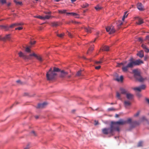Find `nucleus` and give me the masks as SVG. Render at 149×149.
I'll use <instances>...</instances> for the list:
<instances>
[{"mask_svg": "<svg viewBox=\"0 0 149 149\" xmlns=\"http://www.w3.org/2000/svg\"><path fill=\"white\" fill-rule=\"evenodd\" d=\"M126 122L125 120L120 119L118 121L116 122L112 121L111 124L115 131H119V125H123L126 124Z\"/></svg>", "mask_w": 149, "mask_h": 149, "instance_id": "obj_1", "label": "nucleus"}, {"mask_svg": "<svg viewBox=\"0 0 149 149\" xmlns=\"http://www.w3.org/2000/svg\"><path fill=\"white\" fill-rule=\"evenodd\" d=\"M133 72L135 78L140 82H143L146 79V77H143L141 75L140 72L137 70H134Z\"/></svg>", "mask_w": 149, "mask_h": 149, "instance_id": "obj_2", "label": "nucleus"}, {"mask_svg": "<svg viewBox=\"0 0 149 149\" xmlns=\"http://www.w3.org/2000/svg\"><path fill=\"white\" fill-rule=\"evenodd\" d=\"M56 74L53 72L52 68H50L46 74V77L48 80H51L54 79L56 75Z\"/></svg>", "mask_w": 149, "mask_h": 149, "instance_id": "obj_3", "label": "nucleus"}, {"mask_svg": "<svg viewBox=\"0 0 149 149\" xmlns=\"http://www.w3.org/2000/svg\"><path fill=\"white\" fill-rule=\"evenodd\" d=\"M130 62L126 66H124L122 68L123 71L124 72H126L127 71L129 68H132L134 66V61L133 58H131L129 60Z\"/></svg>", "mask_w": 149, "mask_h": 149, "instance_id": "obj_4", "label": "nucleus"}, {"mask_svg": "<svg viewBox=\"0 0 149 149\" xmlns=\"http://www.w3.org/2000/svg\"><path fill=\"white\" fill-rule=\"evenodd\" d=\"M102 133L105 134H110L113 135V132L115 131L111 124L110 125V128H104L102 129Z\"/></svg>", "mask_w": 149, "mask_h": 149, "instance_id": "obj_5", "label": "nucleus"}, {"mask_svg": "<svg viewBox=\"0 0 149 149\" xmlns=\"http://www.w3.org/2000/svg\"><path fill=\"white\" fill-rule=\"evenodd\" d=\"M106 31L109 32V34L113 33L115 31V30L113 26H108L106 28Z\"/></svg>", "mask_w": 149, "mask_h": 149, "instance_id": "obj_6", "label": "nucleus"}, {"mask_svg": "<svg viewBox=\"0 0 149 149\" xmlns=\"http://www.w3.org/2000/svg\"><path fill=\"white\" fill-rule=\"evenodd\" d=\"M18 54L19 55V56L20 57L22 58H23L24 59L26 60L28 59H31V56H29H29H27L25 55L23 53L21 52H19L18 53Z\"/></svg>", "mask_w": 149, "mask_h": 149, "instance_id": "obj_7", "label": "nucleus"}, {"mask_svg": "<svg viewBox=\"0 0 149 149\" xmlns=\"http://www.w3.org/2000/svg\"><path fill=\"white\" fill-rule=\"evenodd\" d=\"M29 56H33L36 57L39 61L42 62L43 61V59L42 57L40 55H38L33 53L32 54H30L29 55Z\"/></svg>", "mask_w": 149, "mask_h": 149, "instance_id": "obj_8", "label": "nucleus"}, {"mask_svg": "<svg viewBox=\"0 0 149 149\" xmlns=\"http://www.w3.org/2000/svg\"><path fill=\"white\" fill-rule=\"evenodd\" d=\"M146 86L143 84L138 87H135L133 88V90L136 91L140 92L142 90H144L146 88Z\"/></svg>", "mask_w": 149, "mask_h": 149, "instance_id": "obj_9", "label": "nucleus"}, {"mask_svg": "<svg viewBox=\"0 0 149 149\" xmlns=\"http://www.w3.org/2000/svg\"><path fill=\"white\" fill-rule=\"evenodd\" d=\"M134 66L135 65H140L141 64L143 63V62L140 59L134 61Z\"/></svg>", "mask_w": 149, "mask_h": 149, "instance_id": "obj_10", "label": "nucleus"}, {"mask_svg": "<svg viewBox=\"0 0 149 149\" xmlns=\"http://www.w3.org/2000/svg\"><path fill=\"white\" fill-rule=\"evenodd\" d=\"M116 77V78L115 79V80H116L118 81H122L123 79V76L122 75L119 78L118 74H116L115 75Z\"/></svg>", "mask_w": 149, "mask_h": 149, "instance_id": "obj_11", "label": "nucleus"}, {"mask_svg": "<svg viewBox=\"0 0 149 149\" xmlns=\"http://www.w3.org/2000/svg\"><path fill=\"white\" fill-rule=\"evenodd\" d=\"M138 9L140 11H142L144 10L142 4L140 3H138L137 4Z\"/></svg>", "mask_w": 149, "mask_h": 149, "instance_id": "obj_12", "label": "nucleus"}, {"mask_svg": "<svg viewBox=\"0 0 149 149\" xmlns=\"http://www.w3.org/2000/svg\"><path fill=\"white\" fill-rule=\"evenodd\" d=\"M47 104V103L45 102L42 104H38L37 108H44Z\"/></svg>", "mask_w": 149, "mask_h": 149, "instance_id": "obj_13", "label": "nucleus"}, {"mask_svg": "<svg viewBox=\"0 0 149 149\" xmlns=\"http://www.w3.org/2000/svg\"><path fill=\"white\" fill-rule=\"evenodd\" d=\"M68 74V73L67 72H65L64 70H62L61 72L60 76L61 77H64L66 76Z\"/></svg>", "mask_w": 149, "mask_h": 149, "instance_id": "obj_14", "label": "nucleus"}, {"mask_svg": "<svg viewBox=\"0 0 149 149\" xmlns=\"http://www.w3.org/2000/svg\"><path fill=\"white\" fill-rule=\"evenodd\" d=\"M10 35L8 34L3 38H1V40L5 41L6 40H10Z\"/></svg>", "mask_w": 149, "mask_h": 149, "instance_id": "obj_15", "label": "nucleus"}, {"mask_svg": "<svg viewBox=\"0 0 149 149\" xmlns=\"http://www.w3.org/2000/svg\"><path fill=\"white\" fill-rule=\"evenodd\" d=\"M126 95L127 98L129 100H131L133 98V95L131 93H127Z\"/></svg>", "mask_w": 149, "mask_h": 149, "instance_id": "obj_16", "label": "nucleus"}, {"mask_svg": "<svg viewBox=\"0 0 149 149\" xmlns=\"http://www.w3.org/2000/svg\"><path fill=\"white\" fill-rule=\"evenodd\" d=\"M138 20V22H136V24L138 25H140L143 23V19L139 17H137Z\"/></svg>", "mask_w": 149, "mask_h": 149, "instance_id": "obj_17", "label": "nucleus"}, {"mask_svg": "<svg viewBox=\"0 0 149 149\" xmlns=\"http://www.w3.org/2000/svg\"><path fill=\"white\" fill-rule=\"evenodd\" d=\"M131 104V103L129 101L125 100L124 102V105L126 107L130 106Z\"/></svg>", "mask_w": 149, "mask_h": 149, "instance_id": "obj_18", "label": "nucleus"}, {"mask_svg": "<svg viewBox=\"0 0 149 149\" xmlns=\"http://www.w3.org/2000/svg\"><path fill=\"white\" fill-rule=\"evenodd\" d=\"M84 30L88 33H91V28L88 27V28L84 27Z\"/></svg>", "mask_w": 149, "mask_h": 149, "instance_id": "obj_19", "label": "nucleus"}, {"mask_svg": "<svg viewBox=\"0 0 149 149\" xmlns=\"http://www.w3.org/2000/svg\"><path fill=\"white\" fill-rule=\"evenodd\" d=\"M120 91L122 94H126L127 93V91L124 88H120Z\"/></svg>", "mask_w": 149, "mask_h": 149, "instance_id": "obj_20", "label": "nucleus"}, {"mask_svg": "<svg viewBox=\"0 0 149 149\" xmlns=\"http://www.w3.org/2000/svg\"><path fill=\"white\" fill-rule=\"evenodd\" d=\"M102 51H108L109 50V47L108 46H104L101 49Z\"/></svg>", "mask_w": 149, "mask_h": 149, "instance_id": "obj_21", "label": "nucleus"}, {"mask_svg": "<svg viewBox=\"0 0 149 149\" xmlns=\"http://www.w3.org/2000/svg\"><path fill=\"white\" fill-rule=\"evenodd\" d=\"M23 24L22 23H15V24H13L11 25L10 26V27L12 28L14 26H17L19 25H23Z\"/></svg>", "mask_w": 149, "mask_h": 149, "instance_id": "obj_22", "label": "nucleus"}, {"mask_svg": "<svg viewBox=\"0 0 149 149\" xmlns=\"http://www.w3.org/2000/svg\"><path fill=\"white\" fill-rule=\"evenodd\" d=\"M137 55L140 57L142 58L144 56L143 52V51H141L139 52L137 54Z\"/></svg>", "mask_w": 149, "mask_h": 149, "instance_id": "obj_23", "label": "nucleus"}, {"mask_svg": "<svg viewBox=\"0 0 149 149\" xmlns=\"http://www.w3.org/2000/svg\"><path fill=\"white\" fill-rule=\"evenodd\" d=\"M127 63V61H125L122 63H118L117 65L116 66L117 67H120L121 65L125 66V64Z\"/></svg>", "mask_w": 149, "mask_h": 149, "instance_id": "obj_24", "label": "nucleus"}, {"mask_svg": "<svg viewBox=\"0 0 149 149\" xmlns=\"http://www.w3.org/2000/svg\"><path fill=\"white\" fill-rule=\"evenodd\" d=\"M95 9L97 11H98L102 9V7L99 5H97L95 7Z\"/></svg>", "mask_w": 149, "mask_h": 149, "instance_id": "obj_25", "label": "nucleus"}, {"mask_svg": "<svg viewBox=\"0 0 149 149\" xmlns=\"http://www.w3.org/2000/svg\"><path fill=\"white\" fill-rule=\"evenodd\" d=\"M127 13V11H126V12H124V15L123 16V18H122V20L123 21H124L125 18L127 17V16L128 15V14L126 15Z\"/></svg>", "mask_w": 149, "mask_h": 149, "instance_id": "obj_26", "label": "nucleus"}, {"mask_svg": "<svg viewBox=\"0 0 149 149\" xmlns=\"http://www.w3.org/2000/svg\"><path fill=\"white\" fill-rule=\"evenodd\" d=\"M53 72H54L56 73V72H59L60 71V70L58 68H56L54 67L53 70H52Z\"/></svg>", "mask_w": 149, "mask_h": 149, "instance_id": "obj_27", "label": "nucleus"}, {"mask_svg": "<svg viewBox=\"0 0 149 149\" xmlns=\"http://www.w3.org/2000/svg\"><path fill=\"white\" fill-rule=\"evenodd\" d=\"M116 96L119 99L121 100V98L120 97V94L118 92L116 93Z\"/></svg>", "mask_w": 149, "mask_h": 149, "instance_id": "obj_28", "label": "nucleus"}, {"mask_svg": "<svg viewBox=\"0 0 149 149\" xmlns=\"http://www.w3.org/2000/svg\"><path fill=\"white\" fill-rule=\"evenodd\" d=\"M125 120L126 122V124L127 123L130 124L132 123V120L130 118H128L127 120Z\"/></svg>", "mask_w": 149, "mask_h": 149, "instance_id": "obj_29", "label": "nucleus"}, {"mask_svg": "<svg viewBox=\"0 0 149 149\" xmlns=\"http://www.w3.org/2000/svg\"><path fill=\"white\" fill-rule=\"evenodd\" d=\"M43 17H44V20L46 19H49V18L51 17V15L50 14H49L48 15H46Z\"/></svg>", "mask_w": 149, "mask_h": 149, "instance_id": "obj_30", "label": "nucleus"}, {"mask_svg": "<svg viewBox=\"0 0 149 149\" xmlns=\"http://www.w3.org/2000/svg\"><path fill=\"white\" fill-rule=\"evenodd\" d=\"M67 15H70L72 16H75V15H77V14L74 13H66Z\"/></svg>", "mask_w": 149, "mask_h": 149, "instance_id": "obj_31", "label": "nucleus"}, {"mask_svg": "<svg viewBox=\"0 0 149 149\" xmlns=\"http://www.w3.org/2000/svg\"><path fill=\"white\" fill-rule=\"evenodd\" d=\"M14 2L16 4V5H21L22 4V2L17 1V0H14Z\"/></svg>", "mask_w": 149, "mask_h": 149, "instance_id": "obj_32", "label": "nucleus"}, {"mask_svg": "<svg viewBox=\"0 0 149 149\" xmlns=\"http://www.w3.org/2000/svg\"><path fill=\"white\" fill-rule=\"evenodd\" d=\"M66 10H59L58 12L60 13L63 14L66 13Z\"/></svg>", "mask_w": 149, "mask_h": 149, "instance_id": "obj_33", "label": "nucleus"}, {"mask_svg": "<svg viewBox=\"0 0 149 149\" xmlns=\"http://www.w3.org/2000/svg\"><path fill=\"white\" fill-rule=\"evenodd\" d=\"M93 46H93H91V47L89 49L87 52V54H88L90 51H91L93 50L94 47Z\"/></svg>", "mask_w": 149, "mask_h": 149, "instance_id": "obj_34", "label": "nucleus"}, {"mask_svg": "<svg viewBox=\"0 0 149 149\" xmlns=\"http://www.w3.org/2000/svg\"><path fill=\"white\" fill-rule=\"evenodd\" d=\"M82 71L81 70H80L78 71L76 74V76H80L81 75V72Z\"/></svg>", "mask_w": 149, "mask_h": 149, "instance_id": "obj_35", "label": "nucleus"}, {"mask_svg": "<svg viewBox=\"0 0 149 149\" xmlns=\"http://www.w3.org/2000/svg\"><path fill=\"white\" fill-rule=\"evenodd\" d=\"M58 25V24L56 22H54L52 23V25L53 26H56Z\"/></svg>", "mask_w": 149, "mask_h": 149, "instance_id": "obj_36", "label": "nucleus"}, {"mask_svg": "<svg viewBox=\"0 0 149 149\" xmlns=\"http://www.w3.org/2000/svg\"><path fill=\"white\" fill-rule=\"evenodd\" d=\"M140 113V111H138L134 115V116L136 117L138 116L139 115Z\"/></svg>", "mask_w": 149, "mask_h": 149, "instance_id": "obj_37", "label": "nucleus"}, {"mask_svg": "<svg viewBox=\"0 0 149 149\" xmlns=\"http://www.w3.org/2000/svg\"><path fill=\"white\" fill-rule=\"evenodd\" d=\"M35 17L39 18L41 19L44 20V17H42L41 16H36Z\"/></svg>", "mask_w": 149, "mask_h": 149, "instance_id": "obj_38", "label": "nucleus"}, {"mask_svg": "<svg viewBox=\"0 0 149 149\" xmlns=\"http://www.w3.org/2000/svg\"><path fill=\"white\" fill-rule=\"evenodd\" d=\"M88 6V4L87 3H85L82 6V7L83 8H86Z\"/></svg>", "mask_w": 149, "mask_h": 149, "instance_id": "obj_39", "label": "nucleus"}, {"mask_svg": "<svg viewBox=\"0 0 149 149\" xmlns=\"http://www.w3.org/2000/svg\"><path fill=\"white\" fill-rule=\"evenodd\" d=\"M25 51L27 52L30 53L31 52V50L29 47H27L26 48Z\"/></svg>", "mask_w": 149, "mask_h": 149, "instance_id": "obj_40", "label": "nucleus"}, {"mask_svg": "<svg viewBox=\"0 0 149 149\" xmlns=\"http://www.w3.org/2000/svg\"><path fill=\"white\" fill-rule=\"evenodd\" d=\"M67 35H68L69 36V37H70V38H72L73 36L69 32H67Z\"/></svg>", "mask_w": 149, "mask_h": 149, "instance_id": "obj_41", "label": "nucleus"}, {"mask_svg": "<svg viewBox=\"0 0 149 149\" xmlns=\"http://www.w3.org/2000/svg\"><path fill=\"white\" fill-rule=\"evenodd\" d=\"M0 3L3 4L6 3V0H0Z\"/></svg>", "mask_w": 149, "mask_h": 149, "instance_id": "obj_42", "label": "nucleus"}, {"mask_svg": "<svg viewBox=\"0 0 149 149\" xmlns=\"http://www.w3.org/2000/svg\"><path fill=\"white\" fill-rule=\"evenodd\" d=\"M142 142H139L137 146L138 147H141L142 146Z\"/></svg>", "mask_w": 149, "mask_h": 149, "instance_id": "obj_43", "label": "nucleus"}, {"mask_svg": "<svg viewBox=\"0 0 149 149\" xmlns=\"http://www.w3.org/2000/svg\"><path fill=\"white\" fill-rule=\"evenodd\" d=\"M123 24V23L121 22V21H119L118 23V26H120Z\"/></svg>", "mask_w": 149, "mask_h": 149, "instance_id": "obj_44", "label": "nucleus"}, {"mask_svg": "<svg viewBox=\"0 0 149 149\" xmlns=\"http://www.w3.org/2000/svg\"><path fill=\"white\" fill-rule=\"evenodd\" d=\"M63 35H64V34H63V33H61L60 34H57V36H58L60 37V38L62 37L63 36Z\"/></svg>", "mask_w": 149, "mask_h": 149, "instance_id": "obj_45", "label": "nucleus"}, {"mask_svg": "<svg viewBox=\"0 0 149 149\" xmlns=\"http://www.w3.org/2000/svg\"><path fill=\"white\" fill-rule=\"evenodd\" d=\"M22 29H23V28L22 27L20 26V27H18L16 28L15 29L16 30H17V29H18L19 30H21Z\"/></svg>", "mask_w": 149, "mask_h": 149, "instance_id": "obj_46", "label": "nucleus"}, {"mask_svg": "<svg viewBox=\"0 0 149 149\" xmlns=\"http://www.w3.org/2000/svg\"><path fill=\"white\" fill-rule=\"evenodd\" d=\"M98 124V122L97 121L95 120L94 124L95 125H97Z\"/></svg>", "mask_w": 149, "mask_h": 149, "instance_id": "obj_47", "label": "nucleus"}, {"mask_svg": "<svg viewBox=\"0 0 149 149\" xmlns=\"http://www.w3.org/2000/svg\"><path fill=\"white\" fill-rule=\"evenodd\" d=\"M142 120H146L147 121V119L146 118V117L144 116H143L141 118Z\"/></svg>", "mask_w": 149, "mask_h": 149, "instance_id": "obj_48", "label": "nucleus"}, {"mask_svg": "<svg viewBox=\"0 0 149 149\" xmlns=\"http://www.w3.org/2000/svg\"><path fill=\"white\" fill-rule=\"evenodd\" d=\"M141 46L142 47L145 49L147 48L146 46L144 44H142Z\"/></svg>", "mask_w": 149, "mask_h": 149, "instance_id": "obj_49", "label": "nucleus"}, {"mask_svg": "<svg viewBox=\"0 0 149 149\" xmlns=\"http://www.w3.org/2000/svg\"><path fill=\"white\" fill-rule=\"evenodd\" d=\"M132 123L133 124H134L135 125H139L138 123L136 121H133L132 122Z\"/></svg>", "mask_w": 149, "mask_h": 149, "instance_id": "obj_50", "label": "nucleus"}, {"mask_svg": "<svg viewBox=\"0 0 149 149\" xmlns=\"http://www.w3.org/2000/svg\"><path fill=\"white\" fill-rule=\"evenodd\" d=\"M101 68L100 66H96L95 67V69L97 70H98L100 69Z\"/></svg>", "mask_w": 149, "mask_h": 149, "instance_id": "obj_51", "label": "nucleus"}, {"mask_svg": "<svg viewBox=\"0 0 149 149\" xmlns=\"http://www.w3.org/2000/svg\"><path fill=\"white\" fill-rule=\"evenodd\" d=\"M145 52L147 53L149 52V49L146 48L145 49Z\"/></svg>", "mask_w": 149, "mask_h": 149, "instance_id": "obj_52", "label": "nucleus"}, {"mask_svg": "<svg viewBox=\"0 0 149 149\" xmlns=\"http://www.w3.org/2000/svg\"><path fill=\"white\" fill-rule=\"evenodd\" d=\"M46 14H51V12L50 11L49 12H44Z\"/></svg>", "mask_w": 149, "mask_h": 149, "instance_id": "obj_53", "label": "nucleus"}, {"mask_svg": "<svg viewBox=\"0 0 149 149\" xmlns=\"http://www.w3.org/2000/svg\"><path fill=\"white\" fill-rule=\"evenodd\" d=\"M102 63V61H96L95 62V63Z\"/></svg>", "mask_w": 149, "mask_h": 149, "instance_id": "obj_54", "label": "nucleus"}, {"mask_svg": "<svg viewBox=\"0 0 149 149\" xmlns=\"http://www.w3.org/2000/svg\"><path fill=\"white\" fill-rule=\"evenodd\" d=\"M114 109L113 108H109L108 109V110L109 111H112V110H114Z\"/></svg>", "mask_w": 149, "mask_h": 149, "instance_id": "obj_55", "label": "nucleus"}, {"mask_svg": "<svg viewBox=\"0 0 149 149\" xmlns=\"http://www.w3.org/2000/svg\"><path fill=\"white\" fill-rule=\"evenodd\" d=\"M31 133H32L33 134V135L34 136H36V133L34 131L32 132Z\"/></svg>", "mask_w": 149, "mask_h": 149, "instance_id": "obj_56", "label": "nucleus"}, {"mask_svg": "<svg viewBox=\"0 0 149 149\" xmlns=\"http://www.w3.org/2000/svg\"><path fill=\"white\" fill-rule=\"evenodd\" d=\"M29 145L27 146L26 148H24V149H29Z\"/></svg>", "mask_w": 149, "mask_h": 149, "instance_id": "obj_57", "label": "nucleus"}, {"mask_svg": "<svg viewBox=\"0 0 149 149\" xmlns=\"http://www.w3.org/2000/svg\"><path fill=\"white\" fill-rule=\"evenodd\" d=\"M16 82L18 83L21 84V81L20 80H18L16 81Z\"/></svg>", "mask_w": 149, "mask_h": 149, "instance_id": "obj_58", "label": "nucleus"}, {"mask_svg": "<svg viewBox=\"0 0 149 149\" xmlns=\"http://www.w3.org/2000/svg\"><path fill=\"white\" fill-rule=\"evenodd\" d=\"M36 42V41H33V42H31V45H33V44H34Z\"/></svg>", "mask_w": 149, "mask_h": 149, "instance_id": "obj_59", "label": "nucleus"}, {"mask_svg": "<svg viewBox=\"0 0 149 149\" xmlns=\"http://www.w3.org/2000/svg\"><path fill=\"white\" fill-rule=\"evenodd\" d=\"M146 101L148 103V104H149V99H146Z\"/></svg>", "mask_w": 149, "mask_h": 149, "instance_id": "obj_60", "label": "nucleus"}, {"mask_svg": "<svg viewBox=\"0 0 149 149\" xmlns=\"http://www.w3.org/2000/svg\"><path fill=\"white\" fill-rule=\"evenodd\" d=\"M74 17L76 18H79V15H78V14H77V15H75V16H74Z\"/></svg>", "mask_w": 149, "mask_h": 149, "instance_id": "obj_61", "label": "nucleus"}, {"mask_svg": "<svg viewBox=\"0 0 149 149\" xmlns=\"http://www.w3.org/2000/svg\"><path fill=\"white\" fill-rule=\"evenodd\" d=\"M146 38L148 40H149V36H146Z\"/></svg>", "mask_w": 149, "mask_h": 149, "instance_id": "obj_62", "label": "nucleus"}, {"mask_svg": "<svg viewBox=\"0 0 149 149\" xmlns=\"http://www.w3.org/2000/svg\"><path fill=\"white\" fill-rule=\"evenodd\" d=\"M10 4H11V3H7V6H10Z\"/></svg>", "mask_w": 149, "mask_h": 149, "instance_id": "obj_63", "label": "nucleus"}, {"mask_svg": "<svg viewBox=\"0 0 149 149\" xmlns=\"http://www.w3.org/2000/svg\"><path fill=\"white\" fill-rule=\"evenodd\" d=\"M138 40L139 41H142V39L141 38H139Z\"/></svg>", "mask_w": 149, "mask_h": 149, "instance_id": "obj_64", "label": "nucleus"}]
</instances>
